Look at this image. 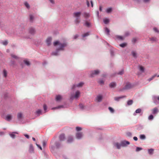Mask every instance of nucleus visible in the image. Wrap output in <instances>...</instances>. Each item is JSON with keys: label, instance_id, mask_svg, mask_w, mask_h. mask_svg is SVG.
<instances>
[{"label": "nucleus", "instance_id": "1", "mask_svg": "<svg viewBox=\"0 0 159 159\" xmlns=\"http://www.w3.org/2000/svg\"><path fill=\"white\" fill-rule=\"evenodd\" d=\"M54 46L56 47L59 46V48H57L55 51L52 52L51 55L53 56H58L60 55V52L61 51L64 50V48L66 47L67 44L66 43H61L59 41H56L53 42Z\"/></svg>", "mask_w": 159, "mask_h": 159}, {"label": "nucleus", "instance_id": "18", "mask_svg": "<svg viewBox=\"0 0 159 159\" xmlns=\"http://www.w3.org/2000/svg\"><path fill=\"white\" fill-rule=\"evenodd\" d=\"M136 126L137 129L139 131L141 130L144 128L143 125L141 124L137 125Z\"/></svg>", "mask_w": 159, "mask_h": 159}, {"label": "nucleus", "instance_id": "10", "mask_svg": "<svg viewBox=\"0 0 159 159\" xmlns=\"http://www.w3.org/2000/svg\"><path fill=\"white\" fill-rule=\"evenodd\" d=\"M121 143L122 146L125 147L127 145H129L130 144V142L128 141L124 140L122 141Z\"/></svg>", "mask_w": 159, "mask_h": 159}, {"label": "nucleus", "instance_id": "13", "mask_svg": "<svg viewBox=\"0 0 159 159\" xmlns=\"http://www.w3.org/2000/svg\"><path fill=\"white\" fill-rule=\"evenodd\" d=\"M52 39V38L51 37H49L46 39V43L48 46H49L50 45Z\"/></svg>", "mask_w": 159, "mask_h": 159}, {"label": "nucleus", "instance_id": "52", "mask_svg": "<svg viewBox=\"0 0 159 159\" xmlns=\"http://www.w3.org/2000/svg\"><path fill=\"white\" fill-rule=\"evenodd\" d=\"M156 76H157V74H154V75L152 76L151 78H149L148 80L149 81H151Z\"/></svg>", "mask_w": 159, "mask_h": 159}, {"label": "nucleus", "instance_id": "31", "mask_svg": "<svg viewBox=\"0 0 159 159\" xmlns=\"http://www.w3.org/2000/svg\"><path fill=\"white\" fill-rule=\"evenodd\" d=\"M10 65L12 66L13 67H14L16 65V61L14 60H11L10 61Z\"/></svg>", "mask_w": 159, "mask_h": 159}, {"label": "nucleus", "instance_id": "48", "mask_svg": "<svg viewBox=\"0 0 159 159\" xmlns=\"http://www.w3.org/2000/svg\"><path fill=\"white\" fill-rule=\"evenodd\" d=\"M124 73V69H122L117 73V74L119 75H122Z\"/></svg>", "mask_w": 159, "mask_h": 159}, {"label": "nucleus", "instance_id": "21", "mask_svg": "<svg viewBox=\"0 0 159 159\" xmlns=\"http://www.w3.org/2000/svg\"><path fill=\"white\" fill-rule=\"evenodd\" d=\"M116 85V83L115 82H113L109 84V86L111 88H115Z\"/></svg>", "mask_w": 159, "mask_h": 159}, {"label": "nucleus", "instance_id": "34", "mask_svg": "<svg viewBox=\"0 0 159 159\" xmlns=\"http://www.w3.org/2000/svg\"><path fill=\"white\" fill-rule=\"evenodd\" d=\"M25 7L28 9L29 10L30 8V6L29 3L27 2H25L24 3Z\"/></svg>", "mask_w": 159, "mask_h": 159}, {"label": "nucleus", "instance_id": "35", "mask_svg": "<svg viewBox=\"0 0 159 159\" xmlns=\"http://www.w3.org/2000/svg\"><path fill=\"white\" fill-rule=\"evenodd\" d=\"M116 39H118V40L123 41L124 39V38L122 36H120L118 35H117L116 36Z\"/></svg>", "mask_w": 159, "mask_h": 159}, {"label": "nucleus", "instance_id": "11", "mask_svg": "<svg viewBox=\"0 0 159 159\" xmlns=\"http://www.w3.org/2000/svg\"><path fill=\"white\" fill-rule=\"evenodd\" d=\"M29 152L30 153H34V148L33 145L30 144V145L29 149Z\"/></svg>", "mask_w": 159, "mask_h": 159}, {"label": "nucleus", "instance_id": "40", "mask_svg": "<svg viewBox=\"0 0 159 159\" xmlns=\"http://www.w3.org/2000/svg\"><path fill=\"white\" fill-rule=\"evenodd\" d=\"M83 14L84 17L86 19H87L88 18L89 16V14L88 13L86 12H84Z\"/></svg>", "mask_w": 159, "mask_h": 159}, {"label": "nucleus", "instance_id": "19", "mask_svg": "<svg viewBox=\"0 0 159 159\" xmlns=\"http://www.w3.org/2000/svg\"><path fill=\"white\" fill-rule=\"evenodd\" d=\"M23 62L27 66H30L31 64L30 62L27 59H24L23 60Z\"/></svg>", "mask_w": 159, "mask_h": 159}, {"label": "nucleus", "instance_id": "24", "mask_svg": "<svg viewBox=\"0 0 159 159\" xmlns=\"http://www.w3.org/2000/svg\"><path fill=\"white\" fill-rule=\"evenodd\" d=\"M65 106L63 105H60L57 107H53L52 108V110L58 109L61 108H65Z\"/></svg>", "mask_w": 159, "mask_h": 159}, {"label": "nucleus", "instance_id": "38", "mask_svg": "<svg viewBox=\"0 0 159 159\" xmlns=\"http://www.w3.org/2000/svg\"><path fill=\"white\" fill-rule=\"evenodd\" d=\"M112 8L111 7L107 8L106 10V12L107 13H111L112 11Z\"/></svg>", "mask_w": 159, "mask_h": 159}, {"label": "nucleus", "instance_id": "22", "mask_svg": "<svg viewBox=\"0 0 159 159\" xmlns=\"http://www.w3.org/2000/svg\"><path fill=\"white\" fill-rule=\"evenodd\" d=\"M80 93L79 90H77L75 92V94L74 95V97H75V98H78L80 96Z\"/></svg>", "mask_w": 159, "mask_h": 159}, {"label": "nucleus", "instance_id": "16", "mask_svg": "<svg viewBox=\"0 0 159 159\" xmlns=\"http://www.w3.org/2000/svg\"><path fill=\"white\" fill-rule=\"evenodd\" d=\"M102 98V96L101 95H98L96 98V100L98 102H101Z\"/></svg>", "mask_w": 159, "mask_h": 159}, {"label": "nucleus", "instance_id": "56", "mask_svg": "<svg viewBox=\"0 0 159 159\" xmlns=\"http://www.w3.org/2000/svg\"><path fill=\"white\" fill-rule=\"evenodd\" d=\"M137 41V39L136 38H133L132 40V42L133 44H135Z\"/></svg>", "mask_w": 159, "mask_h": 159}, {"label": "nucleus", "instance_id": "26", "mask_svg": "<svg viewBox=\"0 0 159 159\" xmlns=\"http://www.w3.org/2000/svg\"><path fill=\"white\" fill-rule=\"evenodd\" d=\"M153 100L155 104H157V99L159 101V96L158 97H157L156 96H153Z\"/></svg>", "mask_w": 159, "mask_h": 159}, {"label": "nucleus", "instance_id": "54", "mask_svg": "<svg viewBox=\"0 0 159 159\" xmlns=\"http://www.w3.org/2000/svg\"><path fill=\"white\" fill-rule=\"evenodd\" d=\"M89 35V32H87L82 35V37L84 38L85 37Z\"/></svg>", "mask_w": 159, "mask_h": 159}, {"label": "nucleus", "instance_id": "4", "mask_svg": "<svg viewBox=\"0 0 159 159\" xmlns=\"http://www.w3.org/2000/svg\"><path fill=\"white\" fill-rule=\"evenodd\" d=\"M100 73V71L98 70H94L91 71L90 75V77H93L94 75H98Z\"/></svg>", "mask_w": 159, "mask_h": 159}, {"label": "nucleus", "instance_id": "49", "mask_svg": "<svg viewBox=\"0 0 159 159\" xmlns=\"http://www.w3.org/2000/svg\"><path fill=\"white\" fill-rule=\"evenodd\" d=\"M154 119V116L153 115L151 114L148 117V119L149 120H152Z\"/></svg>", "mask_w": 159, "mask_h": 159}, {"label": "nucleus", "instance_id": "59", "mask_svg": "<svg viewBox=\"0 0 159 159\" xmlns=\"http://www.w3.org/2000/svg\"><path fill=\"white\" fill-rule=\"evenodd\" d=\"M82 129L81 127L79 126H77L76 127V130L77 131H81Z\"/></svg>", "mask_w": 159, "mask_h": 159}, {"label": "nucleus", "instance_id": "30", "mask_svg": "<svg viewBox=\"0 0 159 159\" xmlns=\"http://www.w3.org/2000/svg\"><path fill=\"white\" fill-rule=\"evenodd\" d=\"M73 139L72 136H70L68 137V139L67 140V142L68 143H71L73 142Z\"/></svg>", "mask_w": 159, "mask_h": 159}, {"label": "nucleus", "instance_id": "45", "mask_svg": "<svg viewBox=\"0 0 159 159\" xmlns=\"http://www.w3.org/2000/svg\"><path fill=\"white\" fill-rule=\"evenodd\" d=\"M7 72L6 70L4 69L3 71V76L6 78L7 76Z\"/></svg>", "mask_w": 159, "mask_h": 159}, {"label": "nucleus", "instance_id": "27", "mask_svg": "<svg viewBox=\"0 0 159 159\" xmlns=\"http://www.w3.org/2000/svg\"><path fill=\"white\" fill-rule=\"evenodd\" d=\"M35 114L37 115V116H39L40 115H42V110L40 109L37 110L36 111Z\"/></svg>", "mask_w": 159, "mask_h": 159}, {"label": "nucleus", "instance_id": "62", "mask_svg": "<svg viewBox=\"0 0 159 159\" xmlns=\"http://www.w3.org/2000/svg\"><path fill=\"white\" fill-rule=\"evenodd\" d=\"M153 30L154 31L157 33H158L159 32V30L157 29V28L156 27H154L153 28Z\"/></svg>", "mask_w": 159, "mask_h": 159}, {"label": "nucleus", "instance_id": "61", "mask_svg": "<svg viewBox=\"0 0 159 159\" xmlns=\"http://www.w3.org/2000/svg\"><path fill=\"white\" fill-rule=\"evenodd\" d=\"M143 148L141 147H137L136 149V151L137 152H139Z\"/></svg>", "mask_w": 159, "mask_h": 159}, {"label": "nucleus", "instance_id": "5", "mask_svg": "<svg viewBox=\"0 0 159 159\" xmlns=\"http://www.w3.org/2000/svg\"><path fill=\"white\" fill-rule=\"evenodd\" d=\"M81 14V12L80 11L75 12L73 13V16L75 17V19H80V17Z\"/></svg>", "mask_w": 159, "mask_h": 159}, {"label": "nucleus", "instance_id": "28", "mask_svg": "<svg viewBox=\"0 0 159 159\" xmlns=\"http://www.w3.org/2000/svg\"><path fill=\"white\" fill-rule=\"evenodd\" d=\"M158 112V109L157 107L154 108L152 110V113L153 114H156Z\"/></svg>", "mask_w": 159, "mask_h": 159}, {"label": "nucleus", "instance_id": "41", "mask_svg": "<svg viewBox=\"0 0 159 159\" xmlns=\"http://www.w3.org/2000/svg\"><path fill=\"white\" fill-rule=\"evenodd\" d=\"M127 44L126 43L124 42L120 44L119 46L122 48H124L127 46Z\"/></svg>", "mask_w": 159, "mask_h": 159}, {"label": "nucleus", "instance_id": "14", "mask_svg": "<svg viewBox=\"0 0 159 159\" xmlns=\"http://www.w3.org/2000/svg\"><path fill=\"white\" fill-rule=\"evenodd\" d=\"M55 145L57 149H59L61 147V143L59 141H56L55 143Z\"/></svg>", "mask_w": 159, "mask_h": 159}, {"label": "nucleus", "instance_id": "44", "mask_svg": "<svg viewBox=\"0 0 159 159\" xmlns=\"http://www.w3.org/2000/svg\"><path fill=\"white\" fill-rule=\"evenodd\" d=\"M84 84V83L83 82H80L78 84H77V87L79 88L82 87L83 86Z\"/></svg>", "mask_w": 159, "mask_h": 159}, {"label": "nucleus", "instance_id": "25", "mask_svg": "<svg viewBox=\"0 0 159 159\" xmlns=\"http://www.w3.org/2000/svg\"><path fill=\"white\" fill-rule=\"evenodd\" d=\"M142 112V109L140 108H138L136 110L135 112L133 113V115L135 116L136 115V114L140 113Z\"/></svg>", "mask_w": 159, "mask_h": 159}, {"label": "nucleus", "instance_id": "36", "mask_svg": "<svg viewBox=\"0 0 159 159\" xmlns=\"http://www.w3.org/2000/svg\"><path fill=\"white\" fill-rule=\"evenodd\" d=\"M148 152L149 155H152L153 153L154 149L153 148H150L148 149Z\"/></svg>", "mask_w": 159, "mask_h": 159}, {"label": "nucleus", "instance_id": "9", "mask_svg": "<svg viewBox=\"0 0 159 159\" xmlns=\"http://www.w3.org/2000/svg\"><path fill=\"white\" fill-rule=\"evenodd\" d=\"M62 99V96L60 95H57L56 96L55 100L57 102L61 101Z\"/></svg>", "mask_w": 159, "mask_h": 159}, {"label": "nucleus", "instance_id": "46", "mask_svg": "<svg viewBox=\"0 0 159 159\" xmlns=\"http://www.w3.org/2000/svg\"><path fill=\"white\" fill-rule=\"evenodd\" d=\"M139 138L141 139L144 140L145 139L146 137L145 135L144 134H141L140 135Z\"/></svg>", "mask_w": 159, "mask_h": 159}, {"label": "nucleus", "instance_id": "6", "mask_svg": "<svg viewBox=\"0 0 159 159\" xmlns=\"http://www.w3.org/2000/svg\"><path fill=\"white\" fill-rule=\"evenodd\" d=\"M35 30L34 28L33 27H30L29 29V33L32 35L34 34L35 33Z\"/></svg>", "mask_w": 159, "mask_h": 159}, {"label": "nucleus", "instance_id": "53", "mask_svg": "<svg viewBox=\"0 0 159 159\" xmlns=\"http://www.w3.org/2000/svg\"><path fill=\"white\" fill-rule=\"evenodd\" d=\"M139 70H140L142 72H143L144 71V67L142 66H139Z\"/></svg>", "mask_w": 159, "mask_h": 159}, {"label": "nucleus", "instance_id": "3", "mask_svg": "<svg viewBox=\"0 0 159 159\" xmlns=\"http://www.w3.org/2000/svg\"><path fill=\"white\" fill-rule=\"evenodd\" d=\"M26 32L25 29H23L22 31L19 32V34H20V36L22 38L24 39H29V37L28 36H25L24 35L25 34Z\"/></svg>", "mask_w": 159, "mask_h": 159}, {"label": "nucleus", "instance_id": "29", "mask_svg": "<svg viewBox=\"0 0 159 159\" xmlns=\"http://www.w3.org/2000/svg\"><path fill=\"white\" fill-rule=\"evenodd\" d=\"M131 55L132 56L135 58L136 59L137 58V53L135 51H132L131 52Z\"/></svg>", "mask_w": 159, "mask_h": 159}, {"label": "nucleus", "instance_id": "63", "mask_svg": "<svg viewBox=\"0 0 159 159\" xmlns=\"http://www.w3.org/2000/svg\"><path fill=\"white\" fill-rule=\"evenodd\" d=\"M104 81L102 80H100L98 81V83L101 85H103L104 84Z\"/></svg>", "mask_w": 159, "mask_h": 159}, {"label": "nucleus", "instance_id": "57", "mask_svg": "<svg viewBox=\"0 0 159 159\" xmlns=\"http://www.w3.org/2000/svg\"><path fill=\"white\" fill-rule=\"evenodd\" d=\"M43 108L45 112H46V110L47 109V107L46 104H44L43 105Z\"/></svg>", "mask_w": 159, "mask_h": 159}, {"label": "nucleus", "instance_id": "60", "mask_svg": "<svg viewBox=\"0 0 159 159\" xmlns=\"http://www.w3.org/2000/svg\"><path fill=\"white\" fill-rule=\"evenodd\" d=\"M80 19H75V23L76 24H78L80 22Z\"/></svg>", "mask_w": 159, "mask_h": 159}, {"label": "nucleus", "instance_id": "8", "mask_svg": "<svg viewBox=\"0 0 159 159\" xmlns=\"http://www.w3.org/2000/svg\"><path fill=\"white\" fill-rule=\"evenodd\" d=\"M15 134H18V133L17 132H10L9 134L11 138H12V139H14L16 137Z\"/></svg>", "mask_w": 159, "mask_h": 159}, {"label": "nucleus", "instance_id": "2", "mask_svg": "<svg viewBox=\"0 0 159 159\" xmlns=\"http://www.w3.org/2000/svg\"><path fill=\"white\" fill-rule=\"evenodd\" d=\"M133 86V85L129 83H127L126 84L125 86L122 89L119 90V91L121 92L124 90L129 89H131Z\"/></svg>", "mask_w": 159, "mask_h": 159}, {"label": "nucleus", "instance_id": "12", "mask_svg": "<svg viewBox=\"0 0 159 159\" xmlns=\"http://www.w3.org/2000/svg\"><path fill=\"white\" fill-rule=\"evenodd\" d=\"M59 140L60 141H64L65 139V135L64 134H60L59 137Z\"/></svg>", "mask_w": 159, "mask_h": 159}, {"label": "nucleus", "instance_id": "64", "mask_svg": "<svg viewBox=\"0 0 159 159\" xmlns=\"http://www.w3.org/2000/svg\"><path fill=\"white\" fill-rule=\"evenodd\" d=\"M77 87V84H74L71 87V89L72 90H74Z\"/></svg>", "mask_w": 159, "mask_h": 159}, {"label": "nucleus", "instance_id": "51", "mask_svg": "<svg viewBox=\"0 0 159 159\" xmlns=\"http://www.w3.org/2000/svg\"><path fill=\"white\" fill-rule=\"evenodd\" d=\"M126 134L128 137L129 138H131L132 137V134L130 132H126Z\"/></svg>", "mask_w": 159, "mask_h": 159}, {"label": "nucleus", "instance_id": "42", "mask_svg": "<svg viewBox=\"0 0 159 159\" xmlns=\"http://www.w3.org/2000/svg\"><path fill=\"white\" fill-rule=\"evenodd\" d=\"M104 23L106 24H107L110 22L109 19L107 18L104 19L103 20Z\"/></svg>", "mask_w": 159, "mask_h": 159}, {"label": "nucleus", "instance_id": "32", "mask_svg": "<svg viewBox=\"0 0 159 159\" xmlns=\"http://www.w3.org/2000/svg\"><path fill=\"white\" fill-rule=\"evenodd\" d=\"M79 106L80 109L81 110H84L85 108V106L84 105L81 103H80L79 105Z\"/></svg>", "mask_w": 159, "mask_h": 159}, {"label": "nucleus", "instance_id": "58", "mask_svg": "<svg viewBox=\"0 0 159 159\" xmlns=\"http://www.w3.org/2000/svg\"><path fill=\"white\" fill-rule=\"evenodd\" d=\"M11 56L12 57L16 59H17L19 58L17 56L12 54L11 55Z\"/></svg>", "mask_w": 159, "mask_h": 159}, {"label": "nucleus", "instance_id": "23", "mask_svg": "<svg viewBox=\"0 0 159 159\" xmlns=\"http://www.w3.org/2000/svg\"><path fill=\"white\" fill-rule=\"evenodd\" d=\"M149 41L152 42V43L154 42H156L157 41V39L155 37H152L151 38H149Z\"/></svg>", "mask_w": 159, "mask_h": 159}, {"label": "nucleus", "instance_id": "43", "mask_svg": "<svg viewBox=\"0 0 159 159\" xmlns=\"http://www.w3.org/2000/svg\"><path fill=\"white\" fill-rule=\"evenodd\" d=\"M84 25L87 27H89L91 26V24L90 23L88 22V21H85Z\"/></svg>", "mask_w": 159, "mask_h": 159}, {"label": "nucleus", "instance_id": "20", "mask_svg": "<svg viewBox=\"0 0 159 159\" xmlns=\"http://www.w3.org/2000/svg\"><path fill=\"white\" fill-rule=\"evenodd\" d=\"M114 145L116 147L117 149H120L121 146V143H119L117 142L114 143Z\"/></svg>", "mask_w": 159, "mask_h": 159}, {"label": "nucleus", "instance_id": "7", "mask_svg": "<svg viewBox=\"0 0 159 159\" xmlns=\"http://www.w3.org/2000/svg\"><path fill=\"white\" fill-rule=\"evenodd\" d=\"M29 21L31 23H33L34 20V15L32 14H30L29 15Z\"/></svg>", "mask_w": 159, "mask_h": 159}, {"label": "nucleus", "instance_id": "33", "mask_svg": "<svg viewBox=\"0 0 159 159\" xmlns=\"http://www.w3.org/2000/svg\"><path fill=\"white\" fill-rule=\"evenodd\" d=\"M125 97V96H119L117 97H116L115 98V100L118 101L120 100L121 99H122V98H124Z\"/></svg>", "mask_w": 159, "mask_h": 159}, {"label": "nucleus", "instance_id": "47", "mask_svg": "<svg viewBox=\"0 0 159 159\" xmlns=\"http://www.w3.org/2000/svg\"><path fill=\"white\" fill-rule=\"evenodd\" d=\"M105 31L106 33V34L107 35H109L110 34V30L107 28V27L105 28Z\"/></svg>", "mask_w": 159, "mask_h": 159}, {"label": "nucleus", "instance_id": "55", "mask_svg": "<svg viewBox=\"0 0 159 159\" xmlns=\"http://www.w3.org/2000/svg\"><path fill=\"white\" fill-rule=\"evenodd\" d=\"M108 109L111 113H113L114 112V110L111 107H109Z\"/></svg>", "mask_w": 159, "mask_h": 159}, {"label": "nucleus", "instance_id": "15", "mask_svg": "<svg viewBox=\"0 0 159 159\" xmlns=\"http://www.w3.org/2000/svg\"><path fill=\"white\" fill-rule=\"evenodd\" d=\"M12 116L10 114L7 115L5 117V120L7 121H10L12 119Z\"/></svg>", "mask_w": 159, "mask_h": 159}, {"label": "nucleus", "instance_id": "37", "mask_svg": "<svg viewBox=\"0 0 159 159\" xmlns=\"http://www.w3.org/2000/svg\"><path fill=\"white\" fill-rule=\"evenodd\" d=\"M23 115L21 113H18L17 114V118L19 120H20L22 118Z\"/></svg>", "mask_w": 159, "mask_h": 159}, {"label": "nucleus", "instance_id": "39", "mask_svg": "<svg viewBox=\"0 0 159 159\" xmlns=\"http://www.w3.org/2000/svg\"><path fill=\"white\" fill-rule=\"evenodd\" d=\"M133 102V101L132 100H129L127 102L126 106H130L132 105Z\"/></svg>", "mask_w": 159, "mask_h": 159}, {"label": "nucleus", "instance_id": "17", "mask_svg": "<svg viewBox=\"0 0 159 159\" xmlns=\"http://www.w3.org/2000/svg\"><path fill=\"white\" fill-rule=\"evenodd\" d=\"M76 136L77 139H80L82 138V133L81 132H78L76 134Z\"/></svg>", "mask_w": 159, "mask_h": 159}, {"label": "nucleus", "instance_id": "50", "mask_svg": "<svg viewBox=\"0 0 159 159\" xmlns=\"http://www.w3.org/2000/svg\"><path fill=\"white\" fill-rule=\"evenodd\" d=\"M1 43H2L3 45L6 46L8 44V42L7 40H5L2 41L1 42Z\"/></svg>", "mask_w": 159, "mask_h": 159}]
</instances>
